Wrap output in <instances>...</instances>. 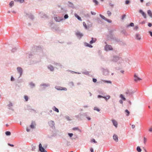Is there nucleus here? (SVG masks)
I'll list each match as a JSON object with an SVG mask.
<instances>
[{
	"label": "nucleus",
	"mask_w": 152,
	"mask_h": 152,
	"mask_svg": "<svg viewBox=\"0 0 152 152\" xmlns=\"http://www.w3.org/2000/svg\"><path fill=\"white\" fill-rule=\"evenodd\" d=\"M75 16L79 20L81 21L82 19L77 14L75 13L74 14Z\"/></svg>",
	"instance_id": "28"
},
{
	"label": "nucleus",
	"mask_w": 152,
	"mask_h": 152,
	"mask_svg": "<svg viewBox=\"0 0 152 152\" xmlns=\"http://www.w3.org/2000/svg\"><path fill=\"white\" fill-rule=\"evenodd\" d=\"M134 81L136 82H137L138 81L141 80V79L140 77H137L136 74L134 75Z\"/></svg>",
	"instance_id": "15"
},
{
	"label": "nucleus",
	"mask_w": 152,
	"mask_h": 152,
	"mask_svg": "<svg viewBox=\"0 0 152 152\" xmlns=\"http://www.w3.org/2000/svg\"><path fill=\"white\" fill-rule=\"evenodd\" d=\"M89 73H90V72H89L87 71H85V72L83 71V72H82V73L83 74H84V75H88L89 76H90Z\"/></svg>",
	"instance_id": "31"
},
{
	"label": "nucleus",
	"mask_w": 152,
	"mask_h": 152,
	"mask_svg": "<svg viewBox=\"0 0 152 152\" xmlns=\"http://www.w3.org/2000/svg\"><path fill=\"white\" fill-rule=\"evenodd\" d=\"M24 13L25 14V16L26 17H28L31 20H33L34 19V16L31 13H28L26 12H25Z\"/></svg>",
	"instance_id": "7"
},
{
	"label": "nucleus",
	"mask_w": 152,
	"mask_h": 152,
	"mask_svg": "<svg viewBox=\"0 0 152 152\" xmlns=\"http://www.w3.org/2000/svg\"><path fill=\"white\" fill-rule=\"evenodd\" d=\"M125 112L126 113V115L127 116H129L130 114V112L127 109L126 110Z\"/></svg>",
	"instance_id": "35"
},
{
	"label": "nucleus",
	"mask_w": 152,
	"mask_h": 152,
	"mask_svg": "<svg viewBox=\"0 0 152 152\" xmlns=\"http://www.w3.org/2000/svg\"><path fill=\"white\" fill-rule=\"evenodd\" d=\"M111 121L113 123V125L116 127H118V123L117 121L114 119H113L111 120Z\"/></svg>",
	"instance_id": "17"
},
{
	"label": "nucleus",
	"mask_w": 152,
	"mask_h": 152,
	"mask_svg": "<svg viewBox=\"0 0 152 152\" xmlns=\"http://www.w3.org/2000/svg\"><path fill=\"white\" fill-rule=\"evenodd\" d=\"M72 129L73 130H78V131L80 132H81V131L79 129H78V127H74L73 128V129Z\"/></svg>",
	"instance_id": "48"
},
{
	"label": "nucleus",
	"mask_w": 152,
	"mask_h": 152,
	"mask_svg": "<svg viewBox=\"0 0 152 152\" xmlns=\"http://www.w3.org/2000/svg\"><path fill=\"white\" fill-rule=\"evenodd\" d=\"M96 41V39L95 38H94L93 37L91 38V40L90 42V44H92L93 43H95Z\"/></svg>",
	"instance_id": "22"
},
{
	"label": "nucleus",
	"mask_w": 152,
	"mask_h": 152,
	"mask_svg": "<svg viewBox=\"0 0 152 152\" xmlns=\"http://www.w3.org/2000/svg\"><path fill=\"white\" fill-rule=\"evenodd\" d=\"M137 150L138 152H141L142 150L139 146H137Z\"/></svg>",
	"instance_id": "42"
},
{
	"label": "nucleus",
	"mask_w": 152,
	"mask_h": 152,
	"mask_svg": "<svg viewBox=\"0 0 152 152\" xmlns=\"http://www.w3.org/2000/svg\"><path fill=\"white\" fill-rule=\"evenodd\" d=\"M139 12L142 15L144 18H146V14L142 10H140Z\"/></svg>",
	"instance_id": "19"
},
{
	"label": "nucleus",
	"mask_w": 152,
	"mask_h": 152,
	"mask_svg": "<svg viewBox=\"0 0 152 152\" xmlns=\"http://www.w3.org/2000/svg\"><path fill=\"white\" fill-rule=\"evenodd\" d=\"M17 50V48H13L12 49L11 51L12 52H14Z\"/></svg>",
	"instance_id": "58"
},
{
	"label": "nucleus",
	"mask_w": 152,
	"mask_h": 152,
	"mask_svg": "<svg viewBox=\"0 0 152 152\" xmlns=\"http://www.w3.org/2000/svg\"><path fill=\"white\" fill-rule=\"evenodd\" d=\"M65 118L68 121H70L71 119H70V117L68 115H66L65 116Z\"/></svg>",
	"instance_id": "40"
},
{
	"label": "nucleus",
	"mask_w": 152,
	"mask_h": 152,
	"mask_svg": "<svg viewBox=\"0 0 152 152\" xmlns=\"http://www.w3.org/2000/svg\"><path fill=\"white\" fill-rule=\"evenodd\" d=\"M113 139L114 140H115L116 142H118V136L115 135L114 134L113 136Z\"/></svg>",
	"instance_id": "25"
},
{
	"label": "nucleus",
	"mask_w": 152,
	"mask_h": 152,
	"mask_svg": "<svg viewBox=\"0 0 152 152\" xmlns=\"http://www.w3.org/2000/svg\"><path fill=\"white\" fill-rule=\"evenodd\" d=\"M134 93V91L132 90L128 89L126 91L125 94L128 96H132Z\"/></svg>",
	"instance_id": "4"
},
{
	"label": "nucleus",
	"mask_w": 152,
	"mask_h": 152,
	"mask_svg": "<svg viewBox=\"0 0 152 152\" xmlns=\"http://www.w3.org/2000/svg\"><path fill=\"white\" fill-rule=\"evenodd\" d=\"M83 24L85 29H87V27L86 23L84 22H83Z\"/></svg>",
	"instance_id": "53"
},
{
	"label": "nucleus",
	"mask_w": 152,
	"mask_h": 152,
	"mask_svg": "<svg viewBox=\"0 0 152 152\" xmlns=\"http://www.w3.org/2000/svg\"><path fill=\"white\" fill-rule=\"evenodd\" d=\"M52 109L54 111L57 112V113H59V110L55 106H54L53 107Z\"/></svg>",
	"instance_id": "32"
},
{
	"label": "nucleus",
	"mask_w": 152,
	"mask_h": 152,
	"mask_svg": "<svg viewBox=\"0 0 152 152\" xmlns=\"http://www.w3.org/2000/svg\"><path fill=\"white\" fill-rule=\"evenodd\" d=\"M56 66H58L59 67L61 68L62 67V65L60 63H57L56 62Z\"/></svg>",
	"instance_id": "34"
},
{
	"label": "nucleus",
	"mask_w": 152,
	"mask_h": 152,
	"mask_svg": "<svg viewBox=\"0 0 152 152\" xmlns=\"http://www.w3.org/2000/svg\"><path fill=\"white\" fill-rule=\"evenodd\" d=\"M69 18V16L68 14H66L64 16V19H67Z\"/></svg>",
	"instance_id": "49"
},
{
	"label": "nucleus",
	"mask_w": 152,
	"mask_h": 152,
	"mask_svg": "<svg viewBox=\"0 0 152 152\" xmlns=\"http://www.w3.org/2000/svg\"><path fill=\"white\" fill-rule=\"evenodd\" d=\"M17 71L18 73L20 74L19 77H20L23 74V70L20 67H18L17 68Z\"/></svg>",
	"instance_id": "11"
},
{
	"label": "nucleus",
	"mask_w": 152,
	"mask_h": 152,
	"mask_svg": "<svg viewBox=\"0 0 152 152\" xmlns=\"http://www.w3.org/2000/svg\"><path fill=\"white\" fill-rule=\"evenodd\" d=\"M27 106H28L27 110H28L30 112H33L34 113H37L36 110L34 109L31 108V107L30 106L28 105Z\"/></svg>",
	"instance_id": "18"
},
{
	"label": "nucleus",
	"mask_w": 152,
	"mask_h": 152,
	"mask_svg": "<svg viewBox=\"0 0 152 152\" xmlns=\"http://www.w3.org/2000/svg\"><path fill=\"white\" fill-rule=\"evenodd\" d=\"M107 14L108 15V16H110L111 15V12L110 11L108 10L107 12Z\"/></svg>",
	"instance_id": "51"
},
{
	"label": "nucleus",
	"mask_w": 152,
	"mask_h": 152,
	"mask_svg": "<svg viewBox=\"0 0 152 152\" xmlns=\"http://www.w3.org/2000/svg\"><path fill=\"white\" fill-rule=\"evenodd\" d=\"M10 80L11 81H13L15 80V78L12 76H11Z\"/></svg>",
	"instance_id": "60"
},
{
	"label": "nucleus",
	"mask_w": 152,
	"mask_h": 152,
	"mask_svg": "<svg viewBox=\"0 0 152 152\" xmlns=\"http://www.w3.org/2000/svg\"><path fill=\"white\" fill-rule=\"evenodd\" d=\"M98 93L101 94L103 96L104 95V93L102 91L99 90L98 91Z\"/></svg>",
	"instance_id": "45"
},
{
	"label": "nucleus",
	"mask_w": 152,
	"mask_h": 152,
	"mask_svg": "<svg viewBox=\"0 0 152 152\" xmlns=\"http://www.w3.org/2000/svg\"><path fill=\"white\" fill-rule=\"evenodd\" d=\"M102 82H103L104 83H112V82L110 80H102Z\"/></svg>",
	"instance_id": "29"
},
{
	"label": "nucleus",
	"mask_w": 152,
	"mask_h": 152,
	"mask_svg": "<svg viewBox=\"0 0 152 152\" xmlns=\"http://www.w3.org/2000/svg\"><path fill=\"white\" fill-rule=\"evenodd\" d=\"M120 97L122 99V100L124 101H125L126 100V98L123 95L121 94L120 95Z\"/></svg>",
	"instance_id": "38"
},
{
	"label": "nucleus",
	"mask_w": 152,
	"mask_h": 152,
	"mask_svg": "<svg viewBox=\"0 0 152 152\" xmlns=\"http://www.w3.org/2000/svg\"><path fill=\"white\" fill-rule=\"evenodd\" d=\"M147 13L151 17H152V13L150 10H148Z\"/></svg>",
	"instance_id": "36"
},
{
	"label": "nucleus",
	"mask_w": 152,
	"mask_h": 152,
	"mask_svg": "<svg viewBox=\"0 0 152 152\" xmlns=\"http://www.w3.org/2000/svg\"><path fill=\"white\" fill-rule=\"evenodd\" d=\"M110 96L109 95H107L106 96H104L103 98L105 100L107 101L108 99H110Z\"/></svg>",
	"instance_id": "33"
},
{
	"label": "nucleus",
	"mask_w": 152,
	"mask_h": 152,
	"mask_svg": "<svg viewBox=\"0 0 152 152\" xmlns=\"http://www.w3.org/2000/svg\"><path fill=\"white\" fill-rule=\"evenodd\" d=\"M109 5L111 7H113V6H114V4L111 3H109Z\"/></svg>",
	"instance_id": "64"
},
{
	"label": "nucleus",
	"mask_w": 152,
	"mask_h": 152,
	"mask_svg": "<svg viewBox=\"0 0 152 152\" xmlns=\"http://www.w3.org/2000/svg\"><path fill=\"white\" fill-rule=\"evenodd\" d=\"M69 84L70 85H71L73 87L74 86V83L72 81H71V82H69Z\"/></svg>",
	"instance_id": "57"
},
{
	"label": "nucleus",
	"mask_w": 152,
	"mask_h": 152,
	"mask_svg": "<svg viewBox=\"0 0 152 152\" xmlns=\"http://www.w3.org/2000/svg\"><path fill=\"white\" fill-rule=\"evenodd\" d=\"M6 135L7 136H10L11 135V132L10 131H6L5 132Z\"/></svg>",
	"instance_id": "44"
},
{
	"label": "nucleus",
	"mask_w": 152,
	"mask_h": 152,
	"mask_svg": "<svg viewBox=\"0 0 152 152\" xmlns=\"http://www.w3.org/2000/svg\"><path fill=\"white\" fill-rule=\"evenodd\" d=\"M55 88L57 90H59V91L64 90V91H66L67 90V89L66 88L63 87H61V86H55Z\"/></svg>",
	"instance_id": "6"
},
{
	"label": "nucleus",
	"mask_w": 152,
	"mask_h": 152,
	"mask_svg": "<svg viewBox=\"0 0 152 152\" xmlns=\"http://www.w3.org/2000/svg\"><path fill=\"white\" fill-rule=\"evenodd\" d=\"M88 112H86L84 113H83L82 114L81 113H80L79 115H82L84 117H85L86 118H87V117L88 116Z\"/></svg>",
	"instance_id": "26"
},
{
	"label": "nucleus",
	"mask_w": 152,
	"mask_h": 152,
	"mask_svg": "<svg viewBox=\"0 0 152 152\" xmlns=\"http://www.w3.org/2000/svg\"><path fill=\"white\" fill-rule=\"evenodd\" d=\"M76 35L79 39H81L83 36V34L79 32H77L75 34Z\"/></svg>",
	"instance_id": "14"
},
{
	"label": "nucleus",
	"mask_w": 152,
	"mask_h": 152,
	"mask_svg": "<svg viewBox=\"0 0 152 152\" xmlns=\"http://www.w3.org/2000/svg\"><path fill=\"white\" fill-rule=\"evenodd\" d=\"M47 68L51 72H53L54 71V67L50 64L48 66Z\"/></svg>",
	"instance_id": "16"
},
{
	"label": "nucleus",
	"mask_w": 152,
	"mask_h": 152,
	"mask_svg": "<svg viewBox=\"0 0 152 152\" xmlns=\"http://www.w3.org/2000/svg\"><path fill=\"white\" fill-rule=\"evenodd\" d=\"M50 86V84L49 83H43L41 84L39 87L41 88L40 90H44L46 89V87H49Z\"/></svg>",
	"instance_id": "3"
},
{
	"label": "nucleus",
	"mask_w": 152,
	"mask_h": 152,
	"mask_svg": "<svg viewBox=\"0 0 152 152\" xmlns=\"http://www.w3.org/2000/svg\"><path fill=\"white\" fill-rule=\"evenodd\" d=\"M104 96H102V95H99L97 96V98H103Z\"/></svg>",
	"instance_id": "61"
},
{
	"label": "nucleus",
	"mask_w": 152,
	"mask_h": 152,
	"mask_svg": "<svg viewBox=\"0 0 152 152\" xmlns=\"http://www.w3.org/2000/svg\"><path fill=\"white\" fill-rule=\"evenodd\" d=\"M135 38L137 40H140L141 39V37L140 34H136L135 35Z\"/></svg>",
	"instance_id": "23"
},
{
	"label": "nucleus",
	"mask_w": 152,
	"mask_h": 152,
	"mask_svg": "<svg viewBox=\"0 0 152 152\" xmlns=\"http://www.w3.org/2000/svg\"><path fill=\"white\" fill-rule=\"evenodd\" d=\"M54 18L55 20L57 22H59L64 20L63 18L60 17H55Z\"/></svg>",
	"instance_id": "13"
},
{
	"label": "nucleus",
	"mask_w": 152,
	"mask_h": 152,
	"mask_svg": "<svg viewBox=\"0 0 152 152\" xmlns=\"http://www.w3.org/2000/svg\"><path fill=\"white\" fill-rule=\"evenodd\" d=\"M94 2L95 3V5H97L98 4V2L96 0H93Z\"/></svg>",
	"instance_id": "50"
},
{
	"label": "nucleus",
	"mask_w": 152,
	"mask_h": 152,
	"mask_svg": "<svg viewBox=\"0 0 152 152\" xmlns=\"http://www.w3.org/2000/svg\"><path fill=\"white\" fill-rule=\"evenodd\" d=\"M28 55L29 58H31L33 56V55L31 53H29Z\"/></svg>",
	"instance_id": "59"
},
{
	"label": "nucleus",
	"mask_w": 152,
	"mask_h": 152,
	"mask_svg": "<svg viewBox=\"0 0 152 152\" xmlns=\"http://www.w3.org/2000/svg\"><path fill=\"white\" fill-rule=\"evenodd\" d=\"M100 70L102 73L103 75L105 76H107L109 75V71L107 68H104L102 67H100Z\"/></svg>",
	"instance_id": "2"
},
{
	"label": "nucleus",
	"mask_w": 152,
	"mask_h": 152,
	"mask_svg": "<svg viewBox=\"0 0 152 152\" xmlns=\"http://www.w3.org/2000/svg\"><path fill=\"white\" fill-rule=\"evenodd\" d=\"M69 72H70L71 73H72V74H80L81 73L80 72H76L74 71H73L71 70H69Z\"/></svg>",
	"instance_id": "39"
},
{
	"label": "nucleus",
	"mask_w": 152,
	"mask_h": 152,
	"mask_svg": "<svg viewBox=\"0 0 152 152\" xmlns=\"http://www.w3.org/2000/svg\"><path fill=\"white\" fill-rule=\"evenodd\" d=\"M134 26V24L133 23H131L129 24L127 26V27H129V26L132 27Z\"/></svg>",
	"instance_id": "47"
},
{
	"label": "nucleus",
	"mask_w": 152,
	"mask_h": 152,
	"mask_svg": "<svg viewBox=\"0 0 152 152\" xmlns=\"http://www.w3.org/2000/svg\"><path fill=\"white\" fill-rule=\"evenodd\" d=\"M48 124L49 126L53 129L55 128V122L53 121H50L48 122Z\"/></svg>",
	"instance_id": "9"
},
{
	"label": "nucleus",
	"mask_w": 152,
	"mask_h": 152,
	"mask_svg": "<svg viewBox=\"0 0 152 152\" xmlns=\"http://www.w3.org/2000/svg\"><path fill=\"white\" fill-rule=\"evenodd\" d=\"M29 85L31 88H34L35 86V84L33 82H31L29 83Z\"/></svg>",
	"instance_id": "20"
},
{
	"label": "nucleus",
	"mask_w": 152,
	"mask_h": 152,
	"mask_svg": "<svg viewBox=\"0 0 152 152\" xmlns=\"http://www.w3.org/2000/svg\"><path fill=\"white\" fill-rule=\"evenodd\" d=\"M111 61L114 62H117L118 63L120 64L123 61L122 58L118 56H114L111 58Z\"/></svg>",
	"instance_id": "1"
},
{
	"label": "nucleus",
	"mask_w": 152,
	"mask_h": 152,
	"mask_svg": "<svg viewBox=\"0 0 152 152\" xmlns=\"http://www.w3.org/2000/svg\"><path fill=\"white\" fill-rule=\"evenodd\" d=\"M68 134L70 137H71L73 135V134L72 133H68Z\"/></svg>",
	"instance_id": "55"
},
{
	"label": "nucleus",
	"mask_w": 152,
	"mask_h": 152,
	"mask_svg": "<svg viewBox=\"0 0 152 152\" xmlns=\"http://www.w3.org/2000/svg\"><path fill=\"white\" fill-rule=\"evenodd\" d=\"M99 16L103 19L104 20H105L107 21V22L109 23H111L112 20H110L106 18H105L103 15H102L101 14L99 15Z\"/></svg>",
	"instance_id": "12"
},
{
	"label": "nucleus",
	"mask_w": 152,
	"mask_h": 152,
	"mask_svg": "<svg viewBox=\"0 0 152 152\" xmlns=\"http://www.w3.org/2000/svg\"><path fill=\"white\" fill-rule=\"evenodd\" d=\"M39 151L41 152H47V151L43 147L41 143L39 145Z\"/></svg>",
	"instance_id": "10"
},
{
	"label": "nucleus",
	"mask_w": 152,
	"mask_h": 152,
	"mask_svg": "<svg viewBox=\"0 0 152 152\" xmlns=\"http://www.w3.org/2000/svg\"><path fill=\"white\" fill-rule=\"evenodd\" d=\"M85 16L87 18H90L91 15L89 13H86L84 14Z\"/></svg>",
	"instance_id": "37"
},
{
	"label": "nucleus",
	"mask_w": 152,
	"mask_h": 152,
	"mask_svg": "<svg viewBox=\"0 0 152 152\" xmlns=\"http://www.w3.org/2000/svg\"><path fill=\"white\" fill-rule=\"evenodd\" d=\"M53 29H54L56 31H58L59 30V28L58 27L56 26H55V27L54 28H53Z\"/></svg>",
	"instance_id": "52"
},
{
	"label": "nucleus",
	"mask_w": 152,
	"mask_h": 152,
	"mask_svg": "<svg viewBox=\"0 0 152 152\" xmlns=\"http://www.w3.org/2000/svg\"><path fill=\"white\" fill-rule=\"evenodd\" d=\"M130 2V1L129 0H126L125 1V4H129Z\"/></svg>",
	"instance_id": "54"
},
{
	"label": "nucleus",
	"mask_w": 152,
	"mask_h": 152,
	"mask_svg": "<svg viewBox=\"0 0 152 152\" xmlns=\"http://www.w3.org/2000/svg\"><path fill=\"white\" fill-rule=\"evenodd\" d=\"M35 124L33 122V121H32V123H31V125H30V128L32 129H34L35 128Z\"/></svg>",
	"instance_id": "30"
},
{
	"label": "nucleus",
	"mask_w": 152,
	"mask_h": 152,
	"mask_svg": "<svg viewBox=\"0 0 152 152\" xmlns=\"http://www.w3.org/2000/svg\"><path fill=\"white\" fill-rule=\"evenodd\" d=\"M105 50L107 51L112 50L113 48L111 45H106L104 47Z\"/></svg>",
	"instance_id": "8"
},
{
	"label": "nucleus",
	"mask_w": 152,
	"mask_h": 152,
	"mask_svg": "<svg viewBox=\"0 0 152 152\" xmlns=\"http://www.w3.org/2000/svg\"><path fill=\"white\" fill-rule=\"evenodd\" d=\"M24 98L25 99L26 101L27 102L28 101V96L26 95L24 96Z\"/></svg>",
	"instance_id": "41"
},
{
	"label": "nucleus",
	"mask_w": 152,
	"mask_h": 152,
	"mask_svg": "<svg viewBox=\"0 0 152 152\" xmlns=\"http://www.w3.org/2000/svg\"><path fill=\"white\" fill-rule=\"evenodd\" d=\"M24 0H14L15 2H19L20 3H22L24 1Z\"/></svg>",
	"instance_id": "46"
},
{
	"label": "nucleus",
	"mask_w": 152,
	"mask_h": 152,
	"mask_svg": "<svg viewBox=\"0 0 152 152\" xmlns=\"http://www.w3.org/2000/svg\"><path fill=\"white\" fill-rule=\"evenodd\" d=\"M91 142L95 143H96L97 142L94 139L91 140Z\"/></svg>",
	"instance_id": "63"
},
{
	"label": "nucleus",
	"mask_w": 152,
	"mask_h": 152,
	"mask_svg": "<svg viewBox=\"0 0 152 152\" xmlns=\"http://www.w3.org/2000/svg\"><path fill=\"white\" fill-rule=\"evenodd\" d=\"M12 106L13 104L12 103H11V102H10V103L7 105V106L9 107L8 109L9 110H10L12 111H13L14 109L11 107Z\"/></svg>",
	"instance_id": "21"
},
{
	"label": "nucleus",
	"mask_w": 152,
	"mask_h": 152,
	"mask_svg": "<svg viewBox=\"0 0 152 152\" xmlns=\"http://www.w3.org/2000/svg\"><path fill=\"white\" fill-rule=\"evenodd\" d=\"M108 39H113V31L112 30H110L109 31V34L107 35Z\"/></svg>",
	"instance_id": "5"
},
{
	"label": "nucleus",
	"mask_w": 152,
	"mask_h": 152,
	"mask_svg": "<svg viewBox=\"0 0 152 152\" xmlns=\"http://www.w3.org/2000/svg\"><path fill=\"white\" fill-rule=\"evenodd\" d=\"M94 110H96L98 112H99L100 111V110L99 108H98L96 107H94Z\"/></svg>",
	"instance_id": "56"
},
{
	"label": "nucleus",
	"mask_w": 152,
	"mask_h": 152,
	"mask_svg": "<svg viewBox=\"0 0 152 152\" xmlns=\"http://www.w3.org/2000/svg\"><path fill=\"white\" fill-rule=\"evenodd\" d=\"M68 6L72 8H74V7L73 4L70 1L68 2Z\"/></svg>",
	"instance_id": "24"
},
{
	"label": "nucleus",
	"mask_w": 152,
	"mask_h": 152,
	"mask_svg": "<svg viewBox=\"0 0 152 152\" xmlns=\"http://www.w3.org/2000/svg\"><path fill=\"white\" fill-rule=\"evenodd\" d=\"M84 45L86 47H88L90 48H92L93 47V46L92 45L86 42L84 43Z\"/></svg>",
	"instance_id": "27"
},
{
	"label": "nucleus",
	"mask_w": 152,
	"mask_h": 152,
	"mask_svg": "<svg viewBox=\"0 0 152 152\" xmlns=\"http://www.w3.org/2000/svg\"><path fill=\"white\" fill-rule=\"evenodd\" d=\"M92 80H93V81L94 83H95L96 82V81H97V79H96L94 78H93Z\"/></svg>",
	"instance_id": "62"
},
{
	"label": "nucleus",
	"mask_w": 152,
	"mask_h": 152,
	"mask_svg": "<svg viewBox=\"0 0 152 152\" xmlns=\"http://www.w3.org/2000/svg\"><path fill=\"white\" fill-rule=\"evenodd\" d=\"M14 5V2L13 1H11L9 5L11 7H12Z\"/></svg>",
	"instance_id": "43"
}]
</instances>
